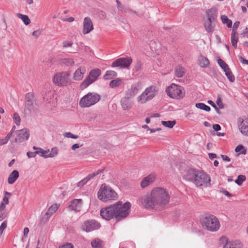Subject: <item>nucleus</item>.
<instances>
[{
  "mask_svg": "<svg viewBox=\"0 0 248 248\" xmlns=\"http://www.w3.org/2000/svg\"><path fill=\"white\" fill-rule=\"evenodd\" d=\"M237 125L241 134L246 137H248V118L242 116L237 118Z\"/></svg>",
  "mask_w": 248,
  "mask_h": 248,
  "instance_id": "nucleus-9",
  "label": "nucleus"
},
{
  "mask_svg": "<svg viewBox=\"0 0 248 248\" xmlns=\"http://www.w3.org/2000/svg\"><path fill=\"white\" fill-rule=\"evenodd\" d=\"M184 91V89L183 87L172 83L166 89V93H183Z\"/></svg>",
  "mask_w": 248,
  "mask_h": 248,
  "instance_id": "nucleus-15",
  "label": "nucleus"
},
{
  "mask_svg": "<svg viewBox=\"0 0 248 248\" xmlns=\"http://www.w3.org/2000/svg\"><path fill=\"white\" fill-rule=\"evenodd\" d=\"M33 149L34 151H35V153L36 154V155H38L42 157H43V155H44V153L45 152V150H44L43 149L39 147L33 146Z\"/></svg>",
  "mask_w": 248,
  "mask_h": 248,
  "instance_id": "nucleus-44",
  "label": "nucleus"
},
{
  "mask_svg": "<svg viewBox=\"0 0 248 248\" xmlns=\"http://www.w3.org/2000/svg\"><path fill=\"white\" fill-rule=\"evenodd\" d=\"M154 96V94H150L149 95L148 94H141L138 97V101L140 103L143 104L153 98Z\"/></svg>",
  "mask_w": 248,
  "mask_h": 248,
  "instance_id": "nucleus-23",
  "label": "nucleus"
},
{
  "mask_svg": "<svg viewBox=\"0 0 248 248\" xmlns=\"http://www.w3.org/2000/svg\"><path fill=\"white\" fill-rule=\"evenodd\" d=\"M62 46L63 47H71L73 45V43L69 41H64L62 43Z\"/></svg>",
  "mask_w": 248,
  "mask_h": 248,
  "instance_id": "nucleus-52",
  "label": "nucleus"
},
{
  "mask_svg": "<svg viewBox=\"0 0 248 248\" xmlns=\"http://www.w3.org/2000/svg\"><path fill=\"white\" fill-rule=\"evenodd\" d=\"M19 177L18 171L16 170H13L9 175L8 182L10 184H13Z\"/></svg>",
  "mask_w": 248,
  "mask_h": 248,
  "instance_id": "nucleus-24",
  "label": "nucleus"
},
{
  "mask_svg": "<svg viewBox=\"0 0 248 248\" xmlns=\"http://www.w3.org/2000/svg\"><path fill=\"white\" fill-rule=\"evenodd\" d=\"M170 98L175 99H180L184 97L185 94H167Z\"/></svg>",
  "mask_w": 248,
  "mask_h": 248,
  "instance_id": "nucleus-43",
  "label": "nucleus"
},
{
  "mask_svg": "<svg viewBox=\"0 0 248 248\" xmlns=\"http://www.w3.org/2000/svg\"><path fill=\"white\" fill-rule=\"evenodd\" d=\"M86 72V69L84 67H80L76 70L73 75V78L76 80H80L84 77Z\"/></svg>",
  "mask_w": 248,
  "mask_h": 248,
  "instance_id": "nucleus-20",
  "label": "nucleus"
},
{
  "mask_svg": "<svg viewBox=\"0 0 248 248\" xmlns=\"http://www.w3.org/2000/svg\"><path fill=\"white\" fill-rule=\"evenodd\" d=\"M132 62L130 57L120 58L114 61L111 65L112 67H120L121 68H128Z\"/></svg>",
  "mask_w": 248,
  "mask_h": 248,
  "instance_id": "nucleus-10",
  "label": "nucleus"
},
{
  "mask_svg": "<svg viewBox=\"0 0 248 248\" xmlns=\"http://www.w3.org/2000/svg\"><path fill=\"white\" fill-rule=\"evenodd\" d=\"M100 99L99 94H86L81 98L79 105L81 108H88L96 104Z\"/></svg>",
  "mask_w": 248,
  "mask_h": 248,
  "instance_id": "nucleus-6",
  "label": "nucleus"
},
{
  "mask_svg": "<svg viewBox=\"0 0 248 248\" xmlns=\"http://www.w3.org/2000/svg\"><path fill=\"white\" fill-rule=\"evenodd\" d=\"M222 239L226 240V242L223 248H242L243 245L238 240L229 241L226 237H222Z\"/></svg>",
  "mask_w": 248,
  "mask_h": 248,
  "instance_id": "nucleus-14",
  "label": "nucleus"
},
{
  "mask_svg": "<svg viewBox=\"0 0 248 248\" xmlns=\"http://www.w3.org/2000/svg\"><path fill=\"white\" fill-rule=\"evenodd\" d=\"M17 16L24 22L26 25H28L31 23V20L27 16L21 14H17Z\"/></svg>",
  "mask_w": 248,
  "mask_h": 248,
  "instance_id": "nucleus-36",
  "label": "nucleus"
},
{
  "mask_svg": "<svg viewBox=\"0 0 248 248\" xmlns=\"http://www.w3.org/2000/svg\"><path fill=\"white\" fill-rule=\"evenodd\" d=\"M123 83V80L121 78H117L115 79H113L111 80L109 82V86L111 88H116L119 87L122 85Z\"/></svg>",
  "mask_w": 248,
  "mask_h": 248,
  "instance_id": "nucleus-30",
  "label": "nucleus"
},
{
  "mask_svg": "<svg viewBox=\"0 0 248 248\" xmlns=\"http://www.w3.org/2000/svg\"><path fill=\"white\" fill-rule=\"evenodd\" d=\"M207 103L211 105L213 108H214L217 110V112L219 113V110L217 108V107L215 104L212 100H208L207 101Z\"/></svg>",
  "mask_w": 248,
  "mask_h": 248,
  "instance_id": "nucleus-60",
  "label": "nucleus"
},
{
  "mask_svg": "<svg viewBox=\"0 0 248 248\" xmlns=\"http://www.w3.org/2000/svg\"><path fill=\"white\" fill-rule=\"evenodd\" d=\"M93 30V23L91 18L89 17H85L83 23L82 33L83 34H88Z\"/></svg>",
  "mask_w": 248,
  "mask_h": 248,
  "instance_id": "nucleus-12",
  "label": "nucleus"
},
{
  "mask_svg": "<svg viewBox=\"0 0 248 248\" xmlns=\"http://www.w3.org/2000/svg\"><path fill=\"white\" fill-rule=\"evenodd\" d=\"M13 119H14V121L15 124L16 125H19L20 124V120H21L20 117L19 115L17 113H15L14 114Z\"/></svg>",
  "mask_w": 248,
  "mask_h": 248,
  "instance_id": "nucleus-45",
  "label": "nucleus"
},
{
  "mask_svg": "<svg viewBox=\"0 0 248 248\" xmlns=\"http://www.w3.org/2000/svg\"><path fill=\"white\" fill-rule=\"evenodd\" d=\"M16 138H15L16 142H21L27 140L30 136L29 131L27 129H23L17 131Z\"/></svg>",
  "mask_w": 248,
  "mask_h": 248,
  "instance_id": "nucleus-13",
  "label": "nucleus"
},
{
  "mask_svg": "<svg viewBox=\"0 0 248 248\" xmlns=\"http://www.w3.org/2000/svg\"><path fill=\"white\" fill-rule=\"evenodd\" d=\"M27 155L29 158H33L36 156V154L35 153V151L33 152H28L27 153Z\"/></svg>",
  "mask_w": 248,
  "mask_h": 248,
  "instance_id": "nucleus-55",
  "label": "nucleus"
},
{
  "mask_svg": "<svg viewBox=\"0 0 248 248\" xmlns=\"http://www.w3.org/2000/svg\"><path fill=\"white\" fill-rule=\"evenodd\" d=\"M216 21L207 19L204 23L205 31L208 33H212L214 31Z\"/></svg>",
  "mask_w": 248,
  "mask_h": 248,
  "instance_id": "nucleus-21",
  "label": "nucleus"
},
{
  "mask_svg": "<svg viewBox=\"0 0 248 248\" xmlns=\"http://www.w3.org/2000/svg\"><path fill=\"white\" fill-rule=\"evenodd\" d=\"M220 19L224 24H226L228 28H231L232 26V21L229 19L228 17L225 15H222L220 17Z\"/></svg>",
  "mask_w": 248,
  "mask_h": 248,
  "instance_id": "nucleus-32",
  "label": "nucleus"
},
{
  "mask_svg": "<svg viewBox=\"0 0 248 248\" xmlns=\"http://www.w3.org/2000/svg\"><path fill=\"white\" fill-rule=\"evenodd\" d=\"M216 103H217V105L218 106V107H219V108H223L224 106H223V104L221 102V99H220V97L218 98L217 99Z\"/></svg>",
  "mask_w": 248,
  "mask_h": 248,
  "instance_id": "nucleus-57",
  "label": "nucleus"
},
{
  "mask_svg": "<svg viewBox=\"0 0 248 248\" xmlns=\"http://www.w3.org/2000/svg\"><path fill=\"white\" fill-rule=\"evenodd\" d=\"M207 19L216 21L217 16V11L215 7L209 9L206 12Z\"/></svg>",
  "mask_w": 248,
  "mask_h": 248,
  "instance_id": "nucleus-22",
  "label": "nucleus"
},
{
  "mask_svg": "<svg viewBox=\"0 0 248 248\" xmlns=\"http://www.w3.org/2000/svg\"><path fill=\"white\" fill-rule=\"evenodd\" d=\"M102 172V170H98L96 172H94L92 174H90L87 175L85 178L82 179L81 181L78 182V186L79 187L83 186L85 184H86L88 181H89L91 179L93 178L100 173Z\"/></svg>",
  "mask_w": 248,
  "mask_h": 248,
  "instance_id": "nucleus-19",
  "label": "nucleus"
},
{
  "mask_svg": "<svg viewBox=\"0 0 248 248\" xmlns=\"http://www.w3.org/2000/svg\"><path fill=\"white\" fill-rule=\"evenodd\" d=\"M62 63L65 64L67 66L73 65L75 62L73 59L71 58H65L62 60Z\"/></svg>",
  "mask_w": 248,
  "mask_h": 248,
  "instance_id": "nucleus-41",
  "label": "nucleus"
},
{
  "mask_svg": "<svg viewBox=\"0 0 248 248\" xmlns=\"http://www.w3.org/2000/svg\"><path fill=\"white\" fill-rule=\"evenodd\" d=\"M170 200V195L166 189L157 187L140 199V202L145 208L156 209L164 207Z\"/></svg>",
  "mask_w": 248,
  "mask_h": 248,
  "instance_id": "nucleus-1",
  "label": "nucleus"
},
{
  "mask_svg": "<svg viewBox=\"0 0 248 248\" xmlns=\"http://www.w3.org/2000/svg\"><path fill=\"white\" fill-rule=\"evenodd\" d=\"M244 149V146L243 145H241V144H240V145H238L236 148H235V152L237 153V152H239L240 151H241L242 150H243Z\"/></svg>",
  "mask_w": 248,
  "mask_h": 248,
  "instance_id": "nucleus-61",
  "label": "nucleus"
},
{
  "mask_svg": "<svg viewBox=\"0 0 248 248\" xmlns=\"http://www.w3.org/2000/svg\"><path fill=\"white\" fill-rule=\"evenodd\" d=\"M100 69L96 68L93 69L90 72L89 75L86 78L80 85V88L83 90L86 89L90 84L95 81L98 77L101 75Z\"/></svg>",
  "mask_w": 248,
  "mask_h": 248,
  "instance_id": "nucleus-7",
  "label": "nucleus"
},
{
  "mask_svg": "<svg viewBox=\"0 0 248 248\" xmlns=\"http://www.w3.org/2000/svg\"><path fill=\"white\" fill-rule=\"evenodd\" d=\"M158 92V88L156 86L152 85L147 88L142 93H154Z\"/></svg>",
  "mask_w": 248,
  "mask_h": 248,
  "instance_id": "nucleus-39",
  "label": "nucleus"
},
{
  "mask_svg": "<svg viewBox=\"0 0 248 248\" xmlns=\"http://www.w3.org/2000/svg\"><path fill=\"white\" fill-rule=\"evenodd\" d=\"M58 209V205L57 204H52L48 209L47 212L46 213V215L47 217H49L53 213H54Z\"/></svg>",
  "mask_w": 248,
  "mask_h": 248,
  "instance_id": "nucleus-31",
  "label": "nucleus"
},
{
  "mask_svg": "<svg viewBox=\"0 0 248 248\" xmlns=\"http://www.w3.org/2000/svg\"><path fill=\"white\" fill-rule=\"evenodd\" d=\"M186 70L181 65H178L175 68V74L178 78H181L185 74Z\"/></svg>",
  "mask_w": 248,
  "mask_h": 248,
  "instance_id": "nucleus-25",
  "label": "nucleus"
},
{
  "mask_svg": "<svg viewBox=\"0 0 248 248\" xmlns=\"http://www.w3.org/2000/svg\"><path fill=\"white\" fill-rule=\"evenodd\" d=\"M221 157L222 158V159L225 161L229 162L231 160V159L227 155H221Z\"/></svg>",
  "mask_w": 248,
  "mask_h": 248,
  "instance_id": "nucleus-63",
  "label": "nucleus"
},
{
  "mask_svg": "<svg viewBox=\"0 0 248 248\" xmlns=\"http://www.w3.org/2000/svg\"><path fill=\"white\" fill-rule=\"evenodd\" d=\"M186 180L193 183L197 186H207L210 185V177L203 171L190 169L186 171L183 176Z\"/></svg>",
  "mask_w": 248,
  "mask_h": 248,
  "instance_id": "nucleus-3",
  "label": "nucleus"
},
{
  "mask_svg": "<svg viewBox=\"0 0 248 248\" xmlns=\"http://www.w3.org/2000/svg\"><path fill=\"white\" fill-rule=\"evenodd\" d=\"M238 58L239 61L243 64H246L248 65V60L244 59L242 56H239Z\"/></svg>",
  "mask_w": 248,
  "mask_h": 248,
  "instance_id": "nucleus-54",
  "label": "nucleus"
},
{
  "mask_svg": "<svg viewBox=\"0 0 248 248\" xmlns=\"http://www.w3.org/2000/svg\"><path fill=\"white\" fill-rule=\"evenodd\" d=\"M121 106L124 110H128L132 106V102L130 97H123L121 100Z\"/></svg>",
  "mask_w": 248,
  "mask_h": 248,
  "instance_id": "nucleus-16",
  "label": "nucleus"
},
{
  "mask_svg": "<svg viewBox=\"0 0 248 248\" xmlns=\"http://www.w3.org/2000/svg\"><path fill=\"white\" fill-rule=\"evenodd\" d=\"M116 3H117V8H118V10H120L121 9V8H123V6L124 5H123L122 4L121 2L119 0H116Z\"/></svg>",
  "mask_w": 248,
  "mask_h": 248,
  "instance_id": "nucleus-64",
  "label": "nucleus"
},
{
  "mask_svg": "<svg viewBox=\"0 0 248 248\" xmlns=\"http://www.w3.org/2000/svg\"><path fill=\"white\" fill-rule=\"evenodd\" d=\"M70 81V74L63 72L57 73L53 78V82L58 86H65Z\"/></svg>",
  "mask_w": 248,
  "mask_h": 248,
  "instance_id": "nucleus-8",
  "label": "nucleus"
},
{
  "mask_svg": "<svg viewBox=\"0 0 248 248\" xmlns=\"http://www.w3.org/2000/svg\"><path fill=\"white\" fill-rule=\"evenodd\" d=\"M8 216V213L5 212H0V221L6 218Z\"/></svg>",
  "mask_w": 248,
  "mask_h": 248,
  "instance_id": "nucleus-53",
  "label": "nucleus"
},
{
  "mask_svg": "<svg viewBox=\"0 0 248 248\" xmlns=\"http://www.w3.org/2000/svg\"><path fill=\"white\" fill-rule=\"evenodd\" d=\"M210 64L209 60L206 57L201 56L199 58V64L202 68L207 67Z\"/></svg>",
  "mask_w": 248,
  "mask_h": 248,
  "instance_id": "nucleus-28",
  "label": "nucleus"
},
{
  "mask_svg": "<svg viewBox=\"0 0 248 248\" xmlns=\"http://www.w3.org/2000/svg\"><path fill=\"white\" fill-rule=\"evenodd\" d=\"M120 11L124 13L128 12L130 13V14H134L137 15L136 11H134L132 10L129 9V8L125 7L124 6H123V8H121V9Z\"/></svg>",
  "mask_w": 248,
  "mask_h": 248,
  "instance_id": "nucleus-47",
  "label": "nucleus"
},
{
  "mask_svg": "<svg viewBox=\"0 0 248 248\" xmlns=\"http://www.w3.org/2000/svg\"><path fill=\"white\" fill-rule=\"evenodd\" d=\"M82 206V200L81 199H74L69 205L68 207L71 210L75 211H79Z\"/></svg>",
  "mask_w": 248,
  "mask_h": 248,
  "instance_id": "nucleus-18",
  "label": "nucleus"
},
{
  "mask_svg": "<svg viewBox=\"0 0 248 248\" xmlns=\"http://www.w3.org/2000/svg\"><path fill=\"white\" fill-rule=\"evenodd\" d=\"M91 246L93 248H102V242L98 238L95 239L91 242Z\"/></svg>",
  "mask_w": 248,
  "mask_h": 248,
  "instance_id": "nucleus-34",
  "label": "nucleus"
},
{
  "mask_svg": "<svg viewBox=\"0 0 248 248\" xmlns=\"http://www.w3.org/2000/svg\"><path fill=\"white\" fill-rule=\"evenodd\" d=\"M97 197L102 202H107L117 200V194L110 186L103 184L97 192Z\"/></svg>",
  "mask_w": 248,
  "mask_h": 248,
  "instance_id": "nucleus-4",
  "label": "nucleus"
},
{
  "mask_svg": "<svg viewBox=\"0 0 248 248\" xmlns=\"http://www.w3.org/2000/svg\"><path fill=\"white\" fill-rule=\"evenodd\" d=\"M195 106L197 108L209 112L210 111V108L202 103H196Z\"/></svg>",
  "mask_w": 248,
  "mask_h": 248,
  "instance_id": "nucleus-35",
  "label": "nucleus"
},
{
  "mask_svg": "<svg viewBox=\"0 0 248 248\" xmlns=\"http://www.w3.org/2000/svg\"><path fill=\"white\" fill-rule=\"evenodd\" d=\"M238 41V37L236 35V33L232 32L231 33V43L232 46L234 49L237 47V42Z\"/></svg>",
  "mask_w": 248,
  "mask_h": 248,
  "instance_id": "nucleus-33",
  "label": "nucleus"
},
{
  "mask_svg": "<svg viewBox=\"0 0 248 248\" xmlns=\"http://www.w3.org/2000/svg\"><path fill=\"white\" fill-rule=\"evenodd\" d=\"M49 155H48V156H50V157H54L58 154V150L56 148H53L51 151H49Z\"/></svg>",
  "mask_w": 248,
  "mask_h": 248,
  "instance_id": "nucleus-49",
  "label": "nucleus"
},
{
  "mask_svg": "<svg viewBox=\"0 0 248 248\" xmlns=\"http://www.w3.org/2000/svg\"><path fill=\"white\" fill-rule=\"evenodd\" d=\"M142 62L140 61H138L135 65L134 70L136 72L141 70L142 68Z\"/></svg>",
  "mask_w": 248,
  "mask_h": 248,
  "instance_id": "nucleus-46",
  "label": "nucleus"
},
{
  "mask_svg": "<svg viewBox=\"0 0 248 248\" xmlns=\"http://www.w3.org/2000/svg\"><path fill=\"white\" fill-rule=\"evenodd\" d=\"M131 203L127 202L123 204L121 201H118L114 204L103 208L100 210V216L107 220L114 218L119 221L125 218L129 213Z\"/></svg>",
  "mask_w": 248,
  "mask_h": 248,
  "instance_id": "nucleus-2",
  "label": "nucleus"
},
{
  "mask_svg": "<svg viewBox=\"0 0 248 248\" xmlns=\"http://www.w3.org/2000/svg\"><path fill=\"white\" fill-rule=\"evenodd\" d=\"M224 72L229 81L231 82H233L235 80V78L232 74L231 69L229 68L228 70H226L224 71Z\"/></svg>",
  "mask_w": 248,
  "mask_h": 248,
  "instance_id": "nucleus-40",
  "label": "nucleus"
},
{
  "mask_svg": "<svg viewBox=\"0 0 248 248\" xmlns=\"http://www.w3.org/2000/svg\"><path fill=\"white\" fill-rule=\"evenodd\" d=\"M100 226V225L97 221L91 220L85 221L82 226V228L86 232H89L99 229Z\"/></svg>",
  "mask_w": 248,
  "mask_h": 248,
  "instance_id": "nucleus-11",
  "label": "nucleus"
},
{
  "mask_svg": "<svg viewBox=\"0 0 248 248\" xmlns=\"http://www.w3.org/2000/svg\"><path fill=\"white\" fill-rule=\"evenodd\" d=\"M143 88V85L141 82H138L133 84L130 91L131 93H137L141 91Z\"/></svg>",
  "mask_w": 248,
  "mask_h": 248,
  "instance_id": "nucleus-26",
  "label": "nucleus"
},
{
  "mask_svg": "<svg viewBox=\"0 0 248 248\" xmlns=\"http://www.w3.org/2000/svg\"><path fill=\"white\" fill-rule=\"evenodd\" d=\"M59 248H74V246L72 243H66L65 244L60 246Z\"/></svg>",
  "mask_w": 248,
  "mask_h": 248,
  "instance_id": "nucleus-51",
  "label": "nucleus"
},
{
  "mask_svg": "<svg viewBox=\"0 0 248 248\" xmlns=\"http://www.w3.org/2000/svg\"><path fill=\"white\" fill-rule=\"evenodd\" d=\"M25 99L27 106L28 107H32L35 102L33 94H26Z\"/></svg>",
  "mask_w": 248,
  "mask_h": 248,
  "instance_id": "nucleus-27",
  "label": "nucleus"
},
{
  "mask_svg": "<svg viewBox=\"0 0 248 248\" xmlns=\"http://www.w3.org/2000/svg\"><path fill=\"white\" fill-rule=\"evenodd\" d=\"M117 74L116 72L112 70L107 71L105 74L103 76V78L105 80H109L115 77H116Z\"/></svg>",
  "mask_w": 248,
  "mask_h": 248,
  "instance_id": "nucleus-29",
  "label": "nucleus"
},
{
  "mask_svg": "<svg viewBox=\"0 0 248 248\" xmlns=\"http://www.w3.org/2000/svg\"><path fill=\"white\" fill-rule=\"evenodd\" d=\"M217 63L223 70L224 72L226 70H228V69L230 68L228 65L224 61L220 58L217 60Z\"/></svg>",
  "mask_w": 248,
  "mask_h": 248,
  "instance_id": "nucleus-38",
  "label": "nucleus"
},
{
  "mask_svg": "<svg viewBox=\"0 0 248 248\" xmlns=\"http://www.w3.org/2000/svg\"><path fill=\"white\" fill-rule=\"evenodd\" d=\"M162 124L167 127L171 128L176 124L175 121H161Z\"/></svg>",
  "mask_w": 248,
  "mask_h": 248,
  "instance_id": "nucleus-37",
  "label": "nucleus"
},
{
  "mask_svg": "<svg viewBox=\"0 0 248 248\" xmlns=\"http://www.w3.org/2000/svg\"><path fill=\"white\" fill-rule=\"evenodd\" d=\"M32 34L34 37L37 38L41 34V31L39 30H36L32 32Z\"/></svg>",
  "mask_w": 248,
  "mask_h": 248,
  "instance_id": "nucleus-58",
  "label": "nucleus"
},
{
  "mask_svg": "<svg viewBox=\"0 0 248 248\" xmlns=\"http://www.w3.org/2000/svg\"><path fill=\"white\" fill-rule=\"evenodd\" d=\"M246 180V177L245 175H239L237 179L235 181V182L239 186L242 185L243 182Z\"/></svg>",
  "mask_w": 248,
  "mask_h": 248,
  "instance_id": "nucleus-42",
  "label": "nucleus"
},
{
  "mask_svg": "<svg viewBox=\"0 0 248 248\" xmlns=\"http://www.w3.org/2000/svg\"><path fill=\"white\" fill-rule=\"evenodd\" d=\"M12 134H13L12 131H10L7 135V136L5 137V138H4V139L5 140V141H6L7 143L8 141V140H9V139L11 138V137H12Z\"/></svg>",
  "mask_w": 248,
  "mask_h": 248,
  "instance_id": "nucleus-62",
  "label": "nucleus"
},
{
  "mask_svg": "<svg viewBox=\"0 0 248 248\" xmlns=\"http://www.w3.org/2000/svg\"><path fill=\"white\" fill-rule=\"evenodd\" d=\"M220 192L225 195L227 196V197H230L232 196V194L230 193L228 191H227L226 189H222L220 190Z\"/></svg>",
  "mask_w": 248,
  "mask_h": 248,
  "instance_id": "nucleus-56",
  "label": "nucleus"
},
{
  "mask_svg": "<svg viewBox=\"0 0 248 248\" xmlns=\"http://www.w3.org/2000/svg\"><path fill=\"white\" fill-rule=\"evenodd\" d=\"M213 128L215 131H218L221 129V126L218 124H215L213 125Z\"/></svg>",
  "mask_w": 248,
  "mask_h": 248,
  "instance_id": "nucleus-59",
  "label": "nucleus"
},
{
  "mask_svg": "<svg viewBox=\"0 0 248 248\" xmlns=\"http://www.w3.org/2000/svg\"><path fill=\"white\" fill-rule=\"evenodd\" d=\"M63 136L66 138L77 139L78 138V136L73 135L71 132H65L63 134Z\"/></svg>",
  "mask_w": 248,
  "mask_h": 248,
  "instance_id": "nucleus-48",
  "label": "nucleus"
},
{
  "mask_svg": "<svg viewBox=\"0 0 248 248\" xmlns=\"http://www.w3.org/2000/svg\"><path fill=\"white\" fill-rule=\"evenodd\" d=\"M240 22L239 21H235L233 24L232 32L233 33H236L237 30L239 26Z\"/></svg>",
  "mask_w": 248,
  "mask_h": 248,
  "instance_id": "nucleus-50",
  "label": "nucleus"
},
{
  "mask_svg": "<svg viewBox=\"0 0 248 248\" xmlns=\"http://www.w3.org/2000/svg\"><path fill=\"white\" fill-rule=\"evenodd\" d=\"M155 175L154 174H150L147 177H144L140 183V186L142 188H145L152 184L155 179Z\"/></svg>",
  "mask_w": 248,
  "mask_h": 248,
  "instance_id": "nucleus-17",
  "label": "nucleus"
},
{
  "mask_svg": "<svg viewBox=\"0 0 248 248\" xmlns=\"http://www.w3.org/2000/svg\"><path fill=\"white\" fill-rule=\"evenodd\" d=\"M202 227L208 231L216 232L220 228L218 219L214 215H209L204 217L202 220Z\"/></svg>",
  "mask_w": 248,
  "mask_h": 248,
  "instance_id": "nucleus-5",
  "label": "nucleus"
}]
</instances>
